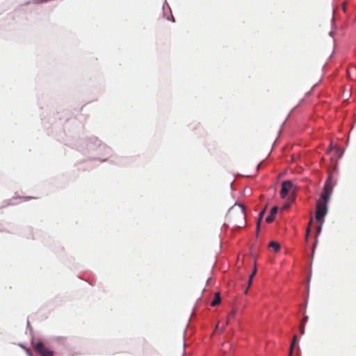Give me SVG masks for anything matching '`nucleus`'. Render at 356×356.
I'll use <instances>...</instances> for the list:
<instances>
[{"mask_svg": "<svg viewBox=\"0 0 356 356\" xmlns=\"http://www.w3.org/2000/svg\"><path fill=\"white\" fill-rule=\"evenodd\" d=\"M235 314H236V310L233 309V310L230 312V314L228 315V318H227V321H226V323H225L226 325H227V324L229 323V320H230L232 318H233V317L235 316Z\"/></svg>", "mask_w": 356, "mask_h": 356, "instance_id": "obj_10", "label": "nucleus"}, {"mask_svg": "<svg viewBox=\"0 0 356 356\" xmlns=\"http://www.w3.org/2000/svg\"><path fill=\"white\" fill-rule=\"evenodd\" d=\"M247 292H248V289H245V293H247Z\"/></svg>", "mask_w": 356, "mask_h": 356, "instance_id": "obj_18", "label": "nucleus"}, {"mask_svg": "<svg viewBox=\"0 0 356 356\" xmlns=\"http://www.w3.org/2000/svg\"><path fill=\"white\" fill-rule=\"evenodd\" d=\"M256 273H257V269H256V267H254V269L253 272L250 275V280H252V278L255 275Z\"/></svg>", "mask_w": 356, "mask_h": 356, "instance_id": "obj_12", "label": "nucleus"}, {"mask_svg": "<svg viewBox=\"0 0 356 356\" xmlns=\"http://www.w3.org/2000/svg\"><path fill=\"white\" fill-rule=\"evenodd\" d=\"M245 208L241 204H235L232 207L226 215L227 222L236 228L243 227L245 225Z\"/></svg>", "mask_w": 356, "mask_h": 356, "instance_id": "obj_2", "label": "nucleus"}, {"mask_svg": "<svg viewBox=\"0 0 356 356\" xmlns=\"http://www.w3.org/2000/svg\"><path fill=\"white\" fill-rule=\"evenodd\" d=\"M172 22H175V19H174L173 17H172Z\"/></svg>", "mask_w": 356, "mask_h": 356, "instance_id": "obj_19", "label": "nucleus"}, {"mask_svg": "<svg viewBox=\"0 0 356 356\" xmlns=\"http://www.w3.org/2000/svg\"><path fill=\"white\" fill-rule=\"evenodd\" d=\"M297 339H298L297 335H294L293 341H292V343L291 344V346H290V356L292 355L293 349V347L295 346V343H296Z\"/></svg>", "mask_w": 356, "mask_h": 356, "instance_id": "obj_9", "label": "nucleus"}, {"mask_svg": "<svg viewBox=\"0 0 356 356\" xmlns=\"http://www.w3.org/2000/svg\"><path fill=\"white\" fill-rule=\"evenodd\" d=\"M268 247L270 248H272L273 249V250L275 252H278L280 249V245L278 243L275 242V241H271L270 243H269V245Z\"/></svg>", "mask_w": 356, "mask_h": 356, "instance_id": "obj_7", "label": "nucleus"}, {"mask_svg": "<svg viewBox=\"0 0 356 356\" xmlns=\"http://www.w3.org/2000/svg\"><path fill=\"white\" fill-rule=\"evenodd\" d=\"M221 302V298L219 292L215 293L214 298L211 302V306L215 307L218 305Z\"/></svg>", "mask_w": 356, "mask_h": 356, "instance_id": "obj_6", "label": "nucleus"}, {"mask_svg": "<svg viewBox=\"0 0 356 356\" xmlns=\"http://www.w3.org/2000/svg\"><path fill=\"white\" fill-rule=\"evenodd\" d=\"M293 184L289 181H284L282 184V189L280 191V196L282 198H285L289 194V191L293 189Z\"/></svg>", "mask_w": 356, "mask_h": 356, "instance_id": "obj_4", "label": "nucleus"}, {"mask_svg": "<svg viewBox=\"0 0 356 356\" xmlns=\"http://www.w3.org/2000/svg\"><path fill=\"white\" fill-rule=\"evenodd\" d=\"M307 319H308V316H305V317L303 318V319L302 320V321H301V324H304V325H305V323H306V322H307Z\"/></svg>", "mask_w": 356, "mask_h": 356, "instance_id": "obj_13", "label": "nucleus"}, {"mask_svg": "<svg viewBox=\"0 0 356 356\" xmlns=\"http://www.w3.org/2000/svg\"><path fill=\"white\" fill-rule=\"evenodd\" d=\"M321 231V225L318 226V228H317V233H320Z\"/></svg>", "mask_w": 356, "mask_h": 356, "instance_id": "obj_15", "label": "nucleus"}, {"mask_svg": "<svg viewBox=\"0 0 356 356\" xmlns=\"http://www.w3.org/2000/svg\"><path fill=\"white\" fill-rule=\"evenodd\" d=\"M332 178L330 176L325 184L321 200L316 204V219L321 222H323V218L327 213V202L332 192Z\"/></svg>", "mask_w": 356, "mask_h": 356, "instance_id": "obj_1", "label": "nucleus"}, {"mask_svg": "<svg viewBox=\"0 0 356 356\" xmlns=\"http://www.w3.org/2000/svg\"><path fill=\"white\" fill-rule=\"evenodd\" d=\"M300 332L301 334H304V333H305V325L304 324H300Z\"/></svg>", "mask_w": 356, "mask_h": 356, "instance_id": "obj_11", "label": "nucleus"}, {"mask_svg": "<svg viewBox=\"0 0 356 356\" xmlns=\"http://www.w3.org/2000/svg\"><path fill=\"white\" fill-rule=\"evenodd\" d=\"M277 211H278V207L277 206H275L271 209L270 214L266 218V221L268 223H270L274 220L275 215L277 213Z\"/></svg>", "mask_w": 356, "mask_h": 356, "instance_id": "obj_5", "label": "nucleus"}, {"mask_svg": "<svg viewBox=\"0 0 356 356\" xmlns=\"http://www.w3.org/2000/svg\"><path fill=\"white\" fill-rule=\"evenodd\" d=\"M312 219L310 220L309 223V226H310L312 225Z\"/></svg>", "mask_w": 356, "mask_h": 356, "instance_id": "obj_17", "label": "nucleus"}, {"mask_svg": "<svg viewBox=\"0 0 356 356\" xmlns=\"http://www.w3.org/2000/svg\"><path fill=\"white\" fill-rule=\"evenodd\" d=\"M265 211H266V209H264L263 211H261L259 215V218H258V220H257V232L259 231V227H260V224H261V222L262 220V218H263V216L265 213Z\"/></svg>", "mask_w": 356, "mask_h": 356, "instance_id": "obj_8", "label": "nucleus"}, {"mask_svg": "<svg viewBox=\"0 0 356 356\" xmlns=\"http://www.w3.org/2000/svg\"><path fill=\"white\" fill-rule=\"evenodd\" d=\"M252 280H250V277H249V281H248V287L250 286V285L252 284Z\"/></svg>", "mask_w": 356, "mask_h": 356, "instance_id": "obj_16", "label": "nucleus"}, {"mask_svg": "<svg viewBox=\"0 0 356 356\" xmlns=\"http://www.w3.org/2000/svg\"><path fill=\"white\" fill-rule=\"evenodd\" d=\"M309 232H310V228L308 227L307 229V232H306V236H305V239L307 240L308 238V236L309 234Z\"/></svg>", "mask_w": 356, "mask_h": 356, "instance_id": "obj_14", "label": "nucleus"}, {"mask_svg": "<svg viewBox=\"0 0 356 356\" xmlns=\"http://www.w3.org/2000/svg\"><path fill=\"white\" fill-rule=\"evenodd\" d=\"M33 346V350L40 356H54V352L46 347L42 341L34 343Z\"/></svg>", "mask_w": 356, "mask_h": 356, "instance_id": "obj_3", "label": "nucleus"}]
</instances>
